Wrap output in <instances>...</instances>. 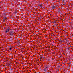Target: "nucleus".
Masks as SVG:
<instances>
[{
  "label": "nucleus",
  "mask_w": 73,
  "mask_h": 73,
  "mask_svg": "<svg viewBox=\"0 0 73 73\" xmlns=\"http://www.w3.org/2000/svg\"><path fill=\"white\" fill-rule=\"evenodd\" d=\"M17 11H16L15 12V14L17 13Z\"/></svg>",
  "instance_id": "6e6552de"
},
{
  "label": "nucleus",
  "mask_w": 73,
  "mask_h": 73,
  "mask_svg": "<svg viewBox=\"0 0 73 73\" xmlns=\"http://www.w3.org/2000/svg\"><path fill=\"white\" fill-rule=\"evenodd\" d=\"M12 48H9L10 50H11Z\"/></svg>",
  "instance_id": "423d86ee"
},
{
  "label": "nucleus",
  "mask_w": 73,
  "mask_h": 73,
  "mask_svg": "<svg viewBox=\"0 0 73 73\" xmlns=\"http://www.w3.org/2000/svg\"><path fill=\"white\" fill-rule=\"evenodd\" d=\"M18 43H20V42H18Z\"/></svg>",
  "instance_id": "1a4fd4ad"
},
{
  "label": "nucleus",
  "mask_w": 73,
  "mask_h": 73,
  "mask_svg": "<svg viewBox=\"0 0 73 73\" xmlns=\"http://www.w3.org/2000/svg\"><path fill=\"white\" fill-rule=\"evenodd\" d=\"M9 31V29H8L6 30L5 33H8V32Z\"/></svg>",
  "instance_id": "f03ea898"
},
{
  "label": "nucleus",
  "mask_w": 73,
  "mask_h": 73,
  "mask_svg": "<svg viewBox=\"0 0 73 73\" xmlns=\"http://www.w3.org/2000/svg\"><path fill=\"white\" fill-rule=\"evenodd\" d=\"M56 8V6H52V9H55Z\"/></svg>",
  "instance_id": "20e7f679"
},
{
  "label": "nucleus",
  "mask_w": 73,
  "mask_h": 73,
  "mask_svg": "<svg viewBox=\"0 0 73 73\" xmlns=\"http://www.w3.org/2000/svg\"><path fill=\"white\" fill-rule=\"evenodd\" d=\"M12 33H13V32H11L10 33V35H11V36H13V34Z\"/></svg>",
  "instance_id": "39448f33"
},
{
  "label": "nucleus",
  "mask_w": 73,
  "mask_h": 73,
  "mask_svg": "<svg viewBox=\"0 0 73 73\" xmlns=\"http://www.w3.org/2000/svg\"><path fill=\"white\" fill-rule=\"evenodd\" d=\"M48 69V67H46L45 69L44 70V72H45V73L47 72Z\"/></svg>",
  "instance_id": "f257e3e1"
},
{
  "label": "nucleus",
  "mask_w": 73,
  "mask_h": 73,
  "mask_svg": "<svg viewBox=\"0 0 73 73\" xmlns=\"http://www.w3.org/2000/svg\"><path fill=\"white\" fill-rule=\"evenodd\" d=\"M4 19H5V20H7V17H5L4 18Z\"/></svg>",
  "instance_id": "0eeeda50"
},
{
  "label": "nucleus",
  "mask_w": 73,
  "mask_h": 73,
  "mask_svg": "<svg viewBox=\"0 0 73 73\" xmlns=\"http://www.w3.org/2000/svg\"><path fill=\"white\" fill-rule=\"evenodd\" d=\"M38 6H39V7H40V8H42V5L41 4L39 5Z\"/></svg>",
  "instance_id": "7ed1b4c3"
},
{
  "label": "nucleus",
  "mask_w": 73,
  "mask_h": 73,
  "mask_svg": "<svg viewBox=\"0 0 73 73\" xmlns=\"http://www.w3.org/2000/svg\"><path fill=\"white\" fill-rule=\"evenodd\" d=\"M64 0H63V1H64Z\"/></svg>",
  "instance_id": "9d476101"
}]
</instances>
